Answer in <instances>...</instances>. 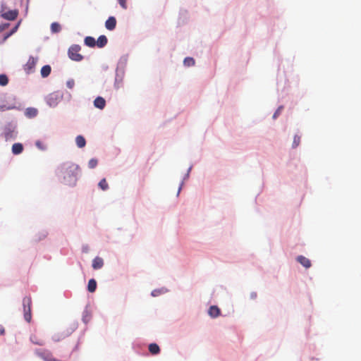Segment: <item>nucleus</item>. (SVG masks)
Instances as JSON below:
<instances>
[{"mask_svg":"<svg viewBox=\"0 0 361 361\" xmlns=\"http://www.w3.org/2000/svg\"><path fill=\"white\" fill-rule=\"evenodd\" d=\"M61 169L65 183L69 186H75L80 173L79 166L73 163H66L63 164Z\"/></svg>","mask_w":361,"mask_h":361,"instance_id":"f257e3e1","label":"nucleus"},{"mask_svg":"<svg viewBox=\"0 0 361 361\" xmlns=\"http://www.w3.org/2000/svg\"><path fill=\"white\" fill-rule=\"evenodd\" d=\"M31 305H32V300H31L30 297H25L23 299L24 319L27 322H30V321L32 319Z\"/></svg>","mask_w":361,"mask_h":361,"instance_id":"f03ea898","label":"nucleus"},{"mask_svg":"<svg viewBox=\"0 0 361 361\" xmlns=\"http://www.w3.org/2000/svg\"><path fill=\"white\" fill-rule=\"evenodd\" d=\"M81 47L78 44L72 45L68 49L69 58L75 61H80L82 60L83 56L80 54Z\"/></svg>","mask_w":361,"mask_h":361,"instance_id":"7ed1b4c3","label":"nucleus"},{"mask_svg":"<svg viewBox=\"0 0 361 361\" xmlns=\"http://www.w3.org/2000/svg\"><path fill=\"white\" fill-rule=\"evenodd\" d=\"M37 64V59H35L32 56H30L26 63V64L24 66V70L26 72V73L30 74L34 71L35 67Z\"/></svg>","mask_w":361,"mask_h":361,"instance_id":"20e7f679","label":"nucleus"},{"mask_svg":"<svg viewBox=\"0 0 361 361\" xmlns=\"http://www.w3.org/2000/svg\"><path fill=\"white\" fill-rule=\"evenodd\" d=\"M35 353L44 361H48L52 353L47 349H37Z\"/></svg>","mask_w":361,"mask_h":361,"instance_id":"39448f33","label":"nucleus"},{"mask_svg":"<svg viewBox=\"0 0 361 361\" xmlns=\"http://www.w3.org/2000/svg\"><path fill=\"white\" fill-rule=\"evenodd\" d=\"M18 12L17 10H11L6 12H2L1 16L8 20H13L18 16Z\"/></svg>","mask_w":361,"mask_h":361,"instance_id":"423d86ee","label":"nucleus"},{"mask_svg":"<svg viewBox=\"0 0 361 361\" xmlns=\"http://www.w3.org/2000/svg\"><path fill=\"white\" fill-rule=\"evenodd\" d=\"M30 341L35 344V345H44L45 342H44V340L39 336H38L37 334H32L30 336Z\"/></svg>","mask_w":361,"mask_h":361,"instance_id":"0eeeda50","label":"nucleus"},{"mask_svg":"<svg viewBox=\"0 0 361 361\" xmlns=\"http://www.w3.org/2000/svg\"><path fill=\"white\" fill-rule=\"evenodd\" d=\"M116 20L114 17H109L105 22V27L109 30H113L116 27Z\"/></svg>","mask_w":361,"mask_h":361,"instance_id":"6e6552de","label":"nucleus"},{"mask_svg":"<svg viewBox=\"0 0 361 361\" xmlns=\"http://www.w3.org/2000/svg\"><path fill=\"white\" fill-rule=\"evenodd\" d=\"M220 309L216 305L211 306L208 310L209 315L212 318H216L219 317L220 315Z\"/></svg>","mask_w":361,"mask_h":361,"instance_id":"1a4fd4ad","label":"nucleus"},{"mask_svg":"<svg viewBox=\"0 0 361 361\" xmlns=\"http://www.w3.org/2000/svg\"><path fill=\"white\" fill-rule=\"evenodd\" d=\"M297 261L305 268H310L311 267L310 260L302 255L298 256Z\"/></svg>","mask_w":361,"mask_h":361,"instance_id":"9d476101","label":"nucleus"},{"mask_svg":"<svg viewBox=\"0 0 361 361\" xmlns=\"http://www.w3.org/2000/svg\"><path fill=\"white\" fill-rule=\"evenodd\" d=\"M23 145L21 143L17 142L13 145L11 150L13 154L18 155L23 152Z\"/></svg>","mask_w":361,"mask_h":361,"instance_id":"9b49d317","label":"nucleus"},{"mask_svg":"<svg viewBox=\"0 0 361 361\" xmlns=\"http://www.w3.org/2000/svg\"><path fill=\"white\" fill-rule=\"evenodd\" d=\"M94 105L99 109H103L105 107L106 101L103 97H98L94 99Z\"/></svg>","mask_w":361,"mask_h":361,"instance_id":"f8f14e48","label":"nucleus"},{"mask_svg":"<svg viewBox=\"0 0 361 361\" xmlns=\"http://www.w3.org/2000/svg\"><path fill=\"white\" fill-rule=\"evenodd\" d=\"M104 265V261L103 259L99 257H96L92 260V268L94 269H101Z\"/></svg>","mask_w":361,"mask_h":361,"instance_id":"ddd939ff","label":"nucleus"},{"mask_svg":"<svg viewBox=\"0 0 361 361\" xmlns=\"http://www.w3.org/2000/svg\"><path fill=\"white\" fill-rule=\"evenodd\" d=\"M108 39L105 35H100L96 42V45L99 48H102L106 45Z\"/></svg>","mask_w":361,"mask_h":361,"instance_id":"4468645a","label":"nucleus"},{"mask_svg":"<svg viewBox=\"0 0 361 361\" xmlns=\"http://www.w3.org/2000/svg\"><path fill=\"white\" fill-rule=\"evenodd\" d=\"M51 66L49 65H45L41 68V75L42 78H47L51 73Z\"/></svg>","mask_w":361,"mask_h":361,"instance_id":"2eb2a0df","label":"nucleus"},{"mask_svg":"<svg viewBox=\"0 0 361 361\" xmlns=\"http://www.w3.org/2000/svg\"><path fill=\"white\" fill-rule=\"evenodd\" d=\"M75 142L79 148H82L86 145V140L82 135H78L75 137Z\"/></svg>","mask_w":361,"mask_h":361,"instance_id":"dca6fc26","label":"nucleus"},{"mask_svg":"<svg viewBox=\"0 0 361 361\" xmlns=\"http://www.w3.org/2000/svg\"><path fill=\"white\" fill-rule=\"evenodd\" d=\"M85 44L89 47H94L96 46V41L94 37L87 36L85 38Z\"/></svg>","mask_w":361,"mask_h":361,"instance_id":"f3484780","label":"nucleus"},{"mask_svg":"<svg viewBox=\"0 0 361 361\" xmlns=\"http://www.w3.org/2000/svg\"><path fill=\"white\" fill-rule=\"evenodd\" d=\"M97 288V282L94 279H90L87 285V290L90 293L95 291Z\"/></svg>","mask_w":361,"mask_h":361,"instance_id":"a211bd4d","label":"nucleus"},{"mask_svg":"<svg viewBox=\"0 0 361 361\" xmlns=\"http://www.w3.org/2000/svg\"><path fill=\"white\" fill-rule=\"evenodd\" d=\"M14 130H11L10 127H6L4 128V134L6 140H8L14 137L13 135Z\"/></svg>","mask_w":361,"mask_h":361,"instance_id":"6ab92c4d","label":"nucleus"},{"mask_svg":"<svg viewBox=\"0 0 361 361\" xmlns=\"http://www.w3.org/2000/svg\"><path fill=\"white\" fill-rule=\"evenodd\" d=\"M37 114V110L35 108H27L25 111V115L29 118L36 116Z\"/></svg>","mask_w":361,"mask_h":361,"instance_id":"aec40b11","label":"nucleus"},{"mask_svg":"<svg viewBox=\"0 0 361 361\" xmlns=\"http://www.w3.org/2000/svg\"><path fill=\"white\" fill-rule=\"evenodd\" d=\"M61 30V25L58 23H52L51 25V30L54 33L59 32Z\"/></svg>","mask_w":361,"mask_h":361,"instance_id":"412c9836","label":"nucleus"},{"mask_svg":"<svg viewBox=\"0 0 361 361\" xmlns=\"http://www.w3.org/2000/svg\"><path fill=\"white\" fill-rule=\"evenodd\" d=\"M183 63L185 66L190 67L194 66L195 62L193 58L186 57L183 61Z\"/></svg>","mask_w":361,"mask_h":361,"instance_id":"4be33fe9","label":"nucleus"},{"mask_svg":"<svg viewBox=\"0 0 361 361\" xmlns=\"http://www.w3.org/2000/svg\"><path fill=\"white\" fill-rule=\"evenodd\" d=\"M98 185L102 190H106L109 188V185L107 183L106 178H102L99 181Z\"/></svg>","mask_w":361,"mask_h":361,"instance_id":"5701e85b","label":"nucleus"},{"mask_svg":"<svg viewBox=\"0 0 361 361\" xmlns=\"http://www.w3.org/2000/svg\"><path fill=\"white\" fill-rule=\"evenodd\" d=\"M149 350L152 354L156 355L158 353V345L152 343L149 345Z\"/></svg>","mask_w":361,"mask_h":361,"instance_id":"b1692460","label":"nucleus"},{"mask_svg":"<svg viewBox=\"0 0 361 361\" xmlns=\"http://www.w3.org/2000/svg\"><path fill=\"white\" fill-rule=\"evenodd\" d=\"M8 79L5 74L0 75V85L5 86L8 84Z\"/></svg>","mask_w":361,"mask_h":361,"instance_id":"393cba45","label":"nucleus"},{"mask_svg":"<svg viewBox=\"0 0 361 361\" xmlns=\"http://www.w3.org/2000/svg\"><path fill=\"white\" fill-rule=\"evenodd\" d=\"M300 143V137L298 135H295L293 142V148L297 147Z\"/></svg>","mask_w":361,"mask_h":361,"instance_id":"a878e982","label":"nucleus"},{"mask_svg":"<svg viewBox=\"0 0 361 361\" xmlns=\"http://www.w3.org/2000/svg\"><path fill=\"white\" fill-rule=\"evenodd\" d=\"M98 161L96 159H91L88 162V166L90 169H94L97 166Z\"/></svg>","mask_w":361,"mask_h":361,"instance_id":"bb28decb","label":"nucleus"},{"mask_svg":"<svg viewBox=\"0 0 361 361\" xmlns=\"http://www.w3.org/2000/svg\"><path fill=\"white\" fill-rule=\"evenodd\" d=\"M35 145L40 150H45L47 149L46 145L40 140L36 141Z\"/></svg>","mask_w":361,"mask_h":361,"instance_id":"cd10ccee","label":"nucleus"},{"mask_svg":"<svg viewBox=\"0 0 361 361\" xmlns=\"http://www.w3.org/2000/svg\"><path fill=\"white\" fill-rule=\"evenodd\" d=\"M13 107L12 106H6L5 105H1L0 106V111H6V110H9V109H12Z\"/></svg>","mask_w":361,"mask_h":361,"instance_id":"c85d7f7f","label":"nucleus"},{"mask_svg":"<svg viewBox=\"0 0 361 361\" xmlns=\"http://www.w3.org/2000/svg\"><path fill=\"white\" fill-rule=\"evenodd\" d=\"M52 100H53V97L50 96L47 100V102L49 104V106H54L56 104V103Z\"/></svg>","mask_w":361,"mask_h":361,"instance_id":"c756f323","label":"nucleus"},{"mask_svg":"<svg viewBox=\"0 0 361 361\" xmlns=\"http://www.w3.org/2000/svg\"><path fill=\"white\" fill-rule=\"evenodd\" d=\"M281 109H282V106H280L278 108V109L276 111V112L274 113V114L273 116L274 118H276L278 116V115L281 113Z\"/></svg>","mask_w":361,"mask_h":361,"instance_id":"7c9ffc66","label":"nucleus"},{"mask_svg":"<svg viewBox=\"0 0 361 361\" xmlns=\"http://www.w3.org/2000/svg\"><path fill=\"white\" fill-rule=\"evenodd\" d=\"M9 25L8 23L3 24L0 25V31L4 30L6 27H8Z\"/></svg>","mask_w":361,"mask_h":361,"instance_id":"2f4dec72","label":"nucleus"},{"mask_svg":"<svg viewBox=\"0 0 361 361\" xmlns=\"http://www.w3.org/2000/svg\"><path fill=\"white\" fill-rule=\"evenodd\" d=\"M119 2H120V5H121V6L123 8H124V9L127 8V6H126V1H119Z\"/></svg>","mask_w":361,"mask_h":361,"instance_id":"473e14b6","label":"nucleus"},{"mask_svg":"<svg viewBox=\"0 0 361 361\" xmlns=\"http://www.w3.org/2000/svg\"><path fill=\"white\" fill-rule=\"evenodd\" d=\"M5 334V329L2 325H0V335H4Z\"/></svg>","mask_w":361,"mask_h":361,"instance_id":"72a5a7b5","label":"nucleus"},{"mask_svg":"<svg viewBox=\"0 0 361 361\" xmlns=\"http://www.w3.org/2000/svg\"><path fill=\"white\" fill-rule=\"evenodd\" d=\"M48 361H63L61 360H59V359H56L55 358L53 355L51 356V357L49 359Z\"/></svg>","mask_w":361,"mask_h":361,"instance_id":"f704fd0d","label":"nucleus"},{"mask_svg":"<svg viewBox=\"0 0 361 361\" xmlns=\"http://www.w3.org/2000/svg\"><path fill=\"white\" fill-rule=\"evenodd\" d=\"M73 84H74L73 81L68 82V87L71 88L73 87Z\"/></svg>","mask_w":361,"mask_h":361,"instance_id":"c9c22d12","label":"nucleus"},{"mask_svg":"<svg viewBox=\"0 0 361 361\" xmlns=\"http://www.w3.org/2000/svg\"><path fill=\"white\" fill-rule=\"evenodd\" d=\"M157 291L156 290H153V291L152 292V296H157Z\"/></svg>","mask_w":361,"mask_h":361,"instance_id":"e433bc0d","label":"nucleus"},{"mask_svg":"<svg viewBox=\"0 0 361 361\" xmlns=\"http://www.w3.org/2000/svg\"><path fill=\"white\" fill-rule=\"evenodd\" d=\"M18 25H17L12 30L11 33H13L14 32L16 31V30L18 29Z\"/></svg>","mask_w":361,"mask_h":361,"instance_id":"4c0bfd02","label":"nucleus"},{"mask_svg":"<svg viewBox=\"0 0 361 361\" xmlns=\"http://www.w3.org/2000/svg\"><path fill=\"white\" fill-rule=\"evenodd\" d=\"M54 341H59V338H54Z\"/></svg>","mask_w":361,"mask_h":361,"instance_id":"58836bf2","label":"nucleus"}]
</instances>
